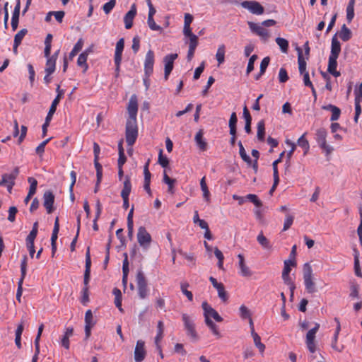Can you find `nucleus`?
Instances as JSON below:
<instances>
[{"instance_id":"1","label":"nucleus","mask_w":362,"mask_h":362,"mask_svg":"<svg viewBox=\"0 0 362 362\" xmlns=\"http://www.w3.org/2000/svg\"><path fill=\"white\" fill-rule=\"evenodd\" d=\"M202 308L204 310L206 325L217 338H221V334L218 330V326L211 320V318L218 322H221L223 321V317L206 301L202 303Z\"/></svg>"},{"instance_id":"2","label":"nucleus","mask_w":362,"mask_h":362,"mask_svg":"<svg viewBox=\"0 0 362 362\" xmlns=\"http://www.w3.org/2000/svg\"><path fill=\"white\" fill-rule=\"evenodd\" d=\"M327 131L326 129L320 127L316 129L315 133V139L319 147L325 153V156L328 157L333 152L334 148L327 144Z\"/></svg>"},{"instance_id":"3","label":"nucleus","mask_w":362,"mask_h":362,"mask_svg":"<svg viewBox=\"0 0 362 362\" xmlns=\"http://www.w3.org/2000/svg\"><path fill=\"white\" fill-rule=\"evenodd\" d=\"M303 275L305 290L309 293H313L317 291L315 283L313 274V269L309 263H305L303 267Z\"/></svg>"},{"instance_id":"4","label":"nucleus","mask_w":362,"mask_h":362,"mask_svg":"<svg viewBox=\"0 0 362 362\" xmlns=\"http://www.w3.org/2000/svg\"><path fill=\"white\" fill-rule=\"evenodd\" d=\"M136 284L138 288V295L141 299L146 298L149 292L147 280L141 270L138 271L136 274Z\"/></svg>"},{"instance_id":"5","label":"nucleus","mask_w":362,"mask_h":362,"mask_svg":"<svg viewBox=\"0 0 362 362\" xmlns=\"http://www.w3.org/2000/svg\"><path fill=\"white\" fill-rule=\"evenodd\" d=\"M125 136L128 146H132L134 144L138 136V127L136 122L127 121Z\"/></svg>"},{"instance_id":"6","label":"nucleus","mask_w":362,"mask_h":362,"mask_svg":"<svg viewBox=\"0 0 362 362\" xmlns=\"http://www.w3.org/2000/svg\"><path fill=\"white\" fill-rule=\"evenodd\" d=\"M182 319L184 322L187 334L192 339L197 340L198 339V335L195 329L194 320L186 313L182 314Z\"/></svg>"},{"instance_id":"7","label":"nucleus","mask_w":362,"mask_h":362,"mask_svg":"<svg viewBox=\"0 0 362 362\" xmlns=\"http://www.w3.org/2000/svg\"><path fill=\"white\" fill-rule=\"evenodd\" d=\"M137 240L141 247L148 249L152 241L150 233L146 230V228L141 226L137 232Z\"/></svg>"},{"instance_id":"8","label":"nucleus","mask_w":362,"mask_h":362,"mask_svg":"<svg viewBox=\"0 0 362 362\" xmlns=\"http://www.w3.org/2000/svg\"><path fill=\"white\" fill-rule=\"evenodd\" d=\"M127 111L129 113V118L127 121L129 122H136V115L138 112V101L136 95L131 96L128 106Z\"/></svg>"},{"instance_id":"9","label":"nucleus","mask_w":362,"mask_h":362,"mask_svg":"<svg viewBox=\"0 0 362 362\" xmlns=\"http://www.w3.org/2000/svg\"><path fill=\"white\" fill-rule=\"evenodd\" d=\"M240 4L244 8L247 9L252 14L262 15L264 13V7L257 1H244Z\"/></svg>"},{"instance_id":"10","label":"nucleus","mask_w":362,"mask_h":362,"mask_svg":"<svg viewBox=\"0 0 362 362\" xmlns=\"http://www.w3.org/2000/svg\"><path fill=\"white\" fill-rule=\"evenodd\" d=\"M155 55L153 50L149 49L145 57L144 60V73L147 78L153 74Z\"/></svg>"},{"instance_id":"11","label":"nucleus","mask_w":362,"mask_h":362,"mask_svg":"<svg viewBox=\"0 0 362 362\" xmlns=\"http://www.w3.org/2000/svg\"><path fill=\"white\" fill-rule=\"evenodd\" d=\"M178 57L177 54H169L164 57L163 62L165 64L164 68V78L165 80L167 81L168 79L169 75L173 69V64L175 60Z\"/></svg>"},{"instance_id":"12","label":"nucleus","mask_w":362,"mask_h":362,"mask_svg":"<svg viewBox=\"0 0 362 362\" xmlns=\"http://www.w3.org/2000/svg\"><path fill=\"white\" fill-rule=\"evenodd\" d=\"M249 28L250 30L255 33L257 35L261 37L264 40H267L269 37V31L263 27L262 25L248 21L247 22Z\"/></svg>"},{"instance_id":"13","label":"nucleus","mask_w":362,"mask_h":362,"mask_svg":"<svg viewBox=\"0 0 362 362\" xmlns=\"http://www.w3.org/2000/svg\"><path fill=\"white\" fill-rule=\"evenodd\" d=\"M209 281L213 286L217 290L218 297L221 299L222 301L226 302L228 299V296L225 290L224 285L222 283L218 282L217 280L213 276L209 277Z\"/></svg>"},{"instance_id":"14","label":"nucleus","mask_w":362,"mask_h":362,"mask_svg":"<svg viewBox=\"0 0 362 362\" xmlns=\"http://www.w3.org/2000/svg\"><path fill=\"white\" fill-rule=\"evenodd\" d=\"M54 195L50 190L46 191L43 194V206L46 209L47 214H51L54 211Z\"/></svg>"},{"instance_id":"15","label":"nucleus","mask_w":362,"mask_h":362,"mask_svg":"<svg viewBox=\"0 0 362 362\" xmlns=\"http://www.w3.org/2000/svg\"><path fill=\"white\" fill-rule=\"evenodd\" d=\"M145 343L142 340H138L134 350V360L136 362H141L146 357Z\"/></svg>"},{"instance_id":"16","label":"nucleus","mask_w":362,"mask_h":362,"mask_svg":"<svg viewBox=\"0 0 362 362\" xmlns=\"http://www.w3.org/2000/svg\"><path fill=\"white\" fill-rule=\"evenodd\" d=\"M90 267H91V259H90V248L88 247L87 251L86 252V266H85V272H84V278H83V284L86 288H88V284L90 281Z\"/></svg>"},{"instance_id":"17","label":"nucleus","mask_w":362,"mask_h":362,"mask_svg":"<svg viewBox=\"0 0 362 362\" xmlns=\"http://www.w3.org/2000/svg\"><path fill=\"white\" fill-rule=\"evenodd\" d=\"M95 324L93 313L90 310H88L85 314V334L86 337L88 338L90 335L91 329Z\"/></svg>"},{"instance_id":"18","label":"nucleus","mask_w":362,"mask_h":362,"mask_svg":"<svg viewBox=\"0 0 362 362\" xmlns=\"http://www.w3.org/2000/svg\"><path fill=\"white\" fill-rule=\"evenodd\" d=\"M238 267L240 269L239 274L244 277H250L252 276V272L250 269L247 266L245 257L242 254L238 255Z\"/></svg>"},{"instance_id":"19","label":"nucleus","mask_w":362,"mask_h":362,"mask_svg":"<svg viewBox=\"0 0 362 362\" xmlns=\"http://www.w3.org/2000/svg\"><path fill=\"white\" fill-rule=\"evenodd\" d=\"M19 174V169L18 167L15 168L11 173H5L2 175L0 181V187L4 185L15 183V180Z\"/></svg>"},{"instance_id":"20","label":"nucleus","mask_w":362,"mask_h":362,"mask_svg":"<svg viewBox=\"0 0 362 362\" xmlns=\"http://www.w3.org/2000/svg\"><path fill=\"white\" fill-rule=\"evenodd\" d=\"M136 15V6L134 4L132 5L130 10L125 14L124 21L126 29H130L133 25V21Z\"/></svg>"},{"instance_id":"21","label":"nucleus","mask_w":362,"mask_h":362,"mask_svg":"<svg viewBox=\"0 0 362 362\" xmlns=\"http://www.w3.org/2000/svg\"><path fill=\"white\" fill-rule=\"evenodd\" d=\"M337 58L329 57L327 71L335 77L340 76V72L337 70Z\"/></svg>"},{"instance_id":"22","label":"nucleus","mask_w":362,"mask_h":362,"mask_svg":"<svg viewBox=\"0 0 362 362\" xmlns=\"http://www.w3.org/2000/svg\"><path fill=\"white\" fill-rule=\"evenodd\" d=\"M341 52V44L337 40L336 35L332 39L331 52L329 57L338 58Z\"/></svg>"},{"instance_id":"23","label":"nucleus","mask_w":362,"mask_h":362,"mask_svg":"<svg viewBox=\"0 0 362 362\" xmlns=\"http://www.w3.org/2000/svg\"><path fill=\"white\" fill-rule=\"evenodd\" d=\"M297 52H298V69H299L300 74H303V73L307 72L306 71V64H307L306 59H308V57H307V58L304 57L301 48L298 47Z\"/></svg>"},{"instance_id":"24","label":"nucleus","mask_w":362,"mask_h":362,"mask_svg":"<svg viewBox=\"0 0 362 362\" xmlns=\"http://www.w3.org/2000/svg\"><path fill=\"white\" fill-rule=\"evenodd\" d=\"M194 140L197 146L201 151H204L207 149V143L204 139V132L202 129H200L196 134Z\"/></svg>"},{"instance_id":"25","label":"nucleus","mask_w":362,"mask_h":362,"mask_svg":"<svg viewBox=\"0 0 362 362\" xmlns=\"http://www.w3.org/2000/svg\"><path fill=\"white\" fill-rule=\"evenodd\" d=\"M124 47V38H121L117 41V42L116 44L114 61L119 62V59H122Z\"/></svg>"},{"instance_id":"26","label":"nucleus","mask_w":362,"mask_h":362,"mask_svg":"<svg viewBox=\"0 0 362 362\" xmlns=\"http://www.w3.org/2000/svg\"><path fill=\"white\" fill-rule=\"evenodd\" d=\"M132 190V183L129 177L127 176L124 181L123 189L121 192L122 198L129 197Z\"/></svg>"},{"instance_id":"27","label":"nucleus","mask_w":362,"mask_h":362,"mask_svg":"<svg viewBox=\"0 0 362 362\" xmlns=\"http://www.w3.org/2000/svg\"><path fill=\"white\" fill-rule=\"evenodd\" d=\"M251 335L253 338V341L256 347L259 349L261 354H263L265 350V345L261 342V338L255 330H251Z\"/></svg>"},{"instance_id":"28","label":"nucleus","mask_w":362,"mask_h":362,"mask_svg":"<svg viewBox=\"0 0 362 362\" xmlns=\"http://www.w3.org/2000/svg\"><path fill=\"white\" fill-rule=\"evenodd\" d=\"M257 128V139L260 141H264V136H265V123L263 119L258 122Z\"/></svg>"},{"instance_id":"29","label":"nucleus","mask_w":362,"mask_h":362,"mask_svg":"<svg viewBox=\"0 0 362 362\" xmlns=\"http://www.w3.org/2000/svg\"><path fill=\"white\" fill-rule=\"evenodd\" d=\"M339 36L341 38V40H342L344 42H346L351 38V32L345 24H344L341 26V30L339 33Z\"/></svg>"},{"instance_id":"30","label":"nucleus","mask_w":362,"mask_h":362,"mask_svg":"<svg viewBox=\"0 0 362 362\" xmlns=\"http://www.w3.org/2000/svg\"><path fill=\"white\" fill-rule=\"evenodd\" d=\"M225 53H226V46L224 45H221L218 46L216 54V59L218 63V65L223 64L225 61Z\"/></svg>"},{"instance_id":"31","label":"nucleus","mask_w":362,"mask_h":362,"mask_svg":"<svg viewBox=\"0 0 362 362\" xmlns=\"http://www.w3.org/2000/svg\"><path fill=\"white\" fill-rule=\"evenodd\" d=\"M200 186H201L202 191L203 192L204 199L206 200V202H210V192L206 185L205 177H203L201 179Z\"/></svg>"},{"instance_id":"32","label":"nucleus","mask_w":362,"mask_h":362,"mask_svg":"<svg viewBox=\"0 0 362 362\" xmlns=\"http://www.w3.org/2000/svg\"><path fill=\"white\" fill-rule=\"evenodd\" d=\"M238 146L240 156L247 165H250L252 164V160L250 157L247 154L241 141L238 142Z\"/></svg>"},{"instance_id":"33","label":"nucleus","mask_w":362,"mask_h":362,"mask_svg":"<svg viewBox=\"0 0 362 362\" xmlns=\"http://www.w3.org/2000/svg\"><path fill=\"white\" fill-rule=\"evenodd\" d=\"M163 181L164 183L168 185V192H170V194H173L174 193L173 188H174V185H175V183L176 180L175 179L170 178L166 174V172L164 171Z\"/></svg>"},{"instance_id":"34","label":"nucleus","mask_w":362,"mask_h":362,"mask_svg":"<svg viewBox=\"0 0 362 362\" xmlns=\"http://www.w3.org/2000/svg\"><path fill=\"white\" fill-rule=\"evenodd\" d=\"M157 329V334L155 337L156 345H158L160 343L163 336L164 324L163 321L160 320L158 322Z\"/></svg>"},{"instance_id":"35","label":"nucleus","mask_w":362,"mask_h":362,"mask_svg":"<svg viewBox=\"0 0 362 362\" xmlns=\"http://www.w3.org/2000/svg\"><path fill=\"white\" fill-rule=\"evenodd\" d=\"M56 69V60L49 57L47 59L46 67L45 69V73L48 74H52Z\"/></svg>"},{"instance_id":"36","label":"nucleus","mask_w":362,"mask_h":362,"mask_svg":"<svg viewBox=\"0 0 362 362\" xmlns=\"http://www.w3.org/2000/svg\"><path fill=\"white\" fill-rule=\"evenodd\" d=\"M282 279L284 280V282L289 286L290 291H291V298H293L294 290L296 288V286H295L294 283L293 282L289 274H286V275L282 274Z\"/></svg>"},{"instance_id":"37","label":"nucleus","mask_w":362,"mask_h":362,"mask_svg":"<svg viewBox=\"0 0 362 362\" xmlns=\"http://www.w3.org/2000/svg\"><path fill=\"white\" fill-rule=\"evenodd\" d=\"M59 230V218L56 217L55 221H54V228H53L52 234V237H51V244L56 243V241L58 238Z\"/></svg>"},{"instance_id":"38","label":"nucleus","mask_w":362,"mask_h":362,"mask_svg":"<svg viewBox=\"0 0 362 362\" xmlns=\"http://www.w3.org/2000/svg\"><path fill=\"white\" fill-rule=\"evenodd\" d=\"M320 328V324L316 323L315 327L310 329L306 334V341H315V334Z\"/></svg>"},{"instance_id":"39","label":"nucleus","mask_w":362,"mask_h":362,"mask_svg":"<svg viewBox=\"0 0 362 362\" xmlns=\"http://www.w3.org/2000/svg\"><path fill=\"white\" fill-rule=\"evenodd\" d=\"M214 255L218 260V267L221 270H224V267H223L224 256H223L222 252L218 247H216L214 248Z\"/></svg>"},{"instance_id":"40","label":"nucleus","mask_w":362,"mask_h":362,"mask_svg":"<svg viewBox=\"0 0 362 362\" xmlns=\"http://www.w3.org/2000/svg\"><path fill=\"white\" fill-rule=\"evenodd\" d=\"M257 240L265 249H270L272 247L269 240L263 235L262 233H260L257 235Z\"/></svg>"},{"instance_id":"41","label":"nucleus","mask_w":362,"mask_h":362,"mask_svg":"<svg viewBox=\"0 0 362 362\" xmlns=\"http://www.w3.org/2000/svg\"><path fill=\"white\" fill-rule=\"evenodd\" d=\"M87 59L88 57L86 56L84 54H80L78 59H77V64L78 66H81L83 68V72H86L88 69V65L87 64Z\"/></svg>"},{"instance_id":"42","label":"nucleus","mask_w":362,"mask_h":362,"mask_svg":"<svg viewBox=\"0 0 362 362\" xmlns=\"http://www.w3.org/2000/svg\"><path fill=\"white\" fill-rule=\"evenodd\" d=\"M197 45L198 41L189 42V49L187 55V59L188 61H191L193 59Z\"/></svg>"},{"instance_id":"43","label":"nucleus","mask_w":362,"mask_h":362,"mask_svg":"<svg viewBox=\"0 0 362 362\" xmlns=\"http://www.w3.org/2000/svg\"><path fill=\"white\" fill-rule=\"evenodd\" d=\"M58 98H54L51 104L49 112L46 116L47 120H52L53 115L56 112L57 107L59 105Z\"/></svg>"},{"instance_id":"44","label":"nucleus","mask_w":362,"mask_h":362,"mask_svg":"<svg viewBox=\"0 0 362 362\" xmlns=\"http://www.w3.org/2000/svg\"><path fill=\"white\" fill-rule=\"evenodd\" d=\"M284 269L282 272V274H289L291 269V267H295L296 266V261L294 259H286L284 262Z\"/></svg>"},{"instance_id":"45","label":"nucleus","mask_w":362,"mask_h":362,"mask_svg":"<svg viewBox=\"0 0 362 362\" xmlns=\"http://www.w3.org/2000/svg\"><path fill=\"white\" fill-rule=\"evenodd\" d=\"M305 134H306V133L303 134L298 139V141H297L298 145L305 150V153H306L310 148V145H309L308 141L305 137Z\"/></svg>"},{"instance_id":"46","label":"nucleus","mask_w":362,"mask_h":362,"mask_svg":"<svg viewBox=\"0 0 362 362\" xmlns=\"http://www.w3.org/2000/svg\"><path fill=\"white\" fill-rule=\"evenodd\" d=\"M183 34L189 38V42L198 41V37L192 32L190 26H184Z\"/></svg>"},{"instance_id":"47","label":"nucleus","mask_w":362,"mask_h":362,"mask_svg":"<svg viewBox=\"0 0 362 362\" xmlns=\"http://www.w3.org/2000/svg\"><path fill=\"white\" fill-rule=\"evenodd\" d=\"M276 42L279 46L281 50L284 53H286L288 52V42L284 38L277 37L276 39Z\"/></svg>"},{"instance_id":"48","label":"nucleus","mask_w":362,"mask_h":362,"mask_svg":"<svg viewBox=\"0 0 362 362\" xmlns=\"http://www.w3.org/2000/svg\"><path fill=\"white\" fill-rule=\"evenodd\" d=\"M338 338L339 334L334 333L332 340L331 346L334 351L337 352H341L344 350V346L343 345H338Z\"/></svg>"},{"instance_id":"49","label":"nucleus","mask_w":362,"mask_h":362,"mask_svg":"<svg viewBox=\"0 0 362 362\" xmlns=\"http://www.w3.org/2000/svg\"><path fill=\"white\" fill-rule=\"evenodd\" d=\"M28 182L30 184L29 191L30 194H35L37 190V181L35 178L33 177H29L28 178Z\"/></svg>"},{"instance_id":"50","label":"nucleus","mask_w":362,"mask_h":362,"mask_svg":"<svg viewBox=\"0 0 362 362\" xmlns=\"http://www.w3.org/2000/svg\"><path fill=\"white\" fill-rule=\"evenodd\" d=\"M240 316L242 319L245 320L251 317L250 310L244 305H242L240 308Z\"/></svg>"},{"instance_id":"51","label":"nucleus","mask_w":362,"mask_h":362,"mask_svg":"<svg viewBox=\"0 0 362 362\" xmlns=\"http://www.w3.org/2000/svg\"><path fill=\"white\" fill-rule=\"evenodd\" d=\"M28 33V30L25 28L23 29H21L20 31H18L15 37H14V42L15 44H19L21 45L23 37H25V35L27 34Z\"/></svg>"},{"instance_id":"52","label":"nucleus","mask_w":362,"mask_h":362,"mask_svg":"<svg viewBox=\"0 0 362 362\" xmlns=\"http://www.w3.org/2000/svg\"><path fill=\"white\" fill-rule=\"evenodd\" d=\"M27 257L26 255H24L23 257V259L21 260V276L20 278V279H25V276H26V272H27Z\"/></svg>"},{"instance_id":"53","label":"nucleus","mask_w":362,"mask_h":362,"mask_svg":"<svg viewBox=\"0 0 362 362\" xmlns=\"http://www.w3.org/2000/svg\"><path fill=\"white\" fill-rule=\"evenodd\" d=\"M51 140V138H49L42 142H41L36 148L35 152L37 155L40 156H42L45 152V146L47 144V143Z\"/></svg>"},{"instance_id":"54","label":"nucleus","mask_w":362,"mask_h":362,"mask_svg":"<svg viewBox=\"0 0 362 362\" xmlns=\"http://www.w3.org/2000/svg\"><path fill=\"white\" fill-rule=\"evenodd\" d=\"M189 284L187 283L181 284V291L184 295L188 298L189 301L193 300V294L191 291L187 290Z\"/></svg>"},{"instance_id":"55","label":"nucleus","mask_w":362,"mask_h":362,"mask_svg":"<svg viewBox=\"0 0 362 362\" xmlns=\"http://www.w3.org/2000/svg\"><path fill=\"white\" fill-rule=\"evenodd\" d=\"M294 220V216L291 214H286V218L284 223L283 230H287L293 224Z\"/></svg>"},{"instance_id":"56","label":"nucleus","mask_w":362,"mask_h":362,"mask_svg":"<svg viewBox=\"0 0 362 362\" xmlns=\"http://www.w3.org/2000/svg\"><path fill=\"white\" fill-rule=\"evenodd\" d=\"M246 199L253 203L257 207L262 206V202L258 199L256 194H249L246 196Z\"/></svg>"},{"instance_id":"57","label":"nucleus","mask_w":362,"mask_h":362,"mask_svg":"<svg viewBox=\"0 0 362 362\" xmlns=\"http://www.w3.org/2000/svg\"><path fill=\"white\" fill-rule=\"evenodd\" d=\"M147 23H148L149 28L151 30H154V31H161L162 30V28L156 23V22L153 19V17L148 18Z\"/></svg>"},{"instance_id":"58","label":"nucleus","mask_w":362,"mask_h":362,"mask_svg":"<svg viewBox=\"0 0 362 362\" xmlns=\"http://www.w3.org/2000/svg\"><path fill=\"white\" fill-rule=\"evenodd\" d=\"M257 55H256V54L252 55L250 57V58L249 59V62H248L247 69H246L247 74H249L250 72H252L253 71L254 64H255V62L257 60Z\"/></svg>"},{"instance_id":"59","label":"nucleus","mask_w":362,"mask_h":362,"mask_svg":"<svg viewBox=\"0 0 362 362\" xmlns=\"http://www.w3.org/2000/svg\"><path fill=\"white\" fill-rule=\"evenodd\" d=\"M115 4H116V0H110L108 2L105 3L103 6V9L104 12L106 14H108L109 13H110V11L115 7Z\"/></svg>"},{"instance_id":"60","label":"nucleus","mask_w":362,"mask_h":362,"mask_svg":"<svg viewBox=\"0 0 362 362\" xmlns=\"http://www.w3.org/2000/svg\"><path fill=\"white\" fill-rule=\"evenodd\" d=\"M158 163L163 167L166 168L169 164V160L166 156H163V151L160 150L158 155Z\"/></svg>"},{"instance_id":"61","label":"nucleus","mask_w":362,"mask_h":362,"mask_svg":"<svg viewBox=\"0 0 362 362\" xmlns=\"http://www.w3.org/2000/svg\"><path fill=\"white\" fill-rule=\"evenodd\" d=\"M270 58L269 57H264L260 64V74H264L266 69L269 64Z\"/></svg>"},{"instance_id":"62","label":"nucleus","mask_w":362,"mask_h":362,"mask_svg":"<svg viewBox=\"0 0 362 362\" xmlns=\"http://www.w3.org/2000/svg\"><path fill=\"white\" fill-rule=\"evenodd\" d=\"M279 79L280 83H285L288 80L287 71L284 68L280 69L279 73Z\"/></svg>"},{"instance_id":"63","label":"nucleus","mask_w":362,"mask_h":362,"mask_svg":"<svg viewBox=\"0 0 362 362\" xmlns=\"http://www.w3.org/2000/svg\"><path fill=\"white\" fill-rule=\"evenodd\" d=\"M204 67H205V62H202L201 63V64L197 68H196V69L194 71V76H193L194 80L199 79V78L200 77V75L204 70Z\"/></svg>"},{"instance_id":"64","label":"nucleus","mask_w":362,"mask_h":362,"mask_svg":"<svg viewBox=\"0 0 362 362\" xmlns=\"http://www.w3.org/2000/svg\"><path fill=\"white\" fill-rule=\"evenodd\" d=\"M355 100L356 101L362 102V81L358 88L355 90Z\"/></svg>"}]
</instances>
